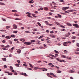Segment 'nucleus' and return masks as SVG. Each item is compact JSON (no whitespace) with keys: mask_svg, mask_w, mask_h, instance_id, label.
Here are the masks:
<instances>
[{"mask_svg":"<svg viewBox=\"0 0 79 79\" xmlns=\"http://www.w3.org/2000/svg\"><path fill=\"white\" fill-rule=\"evenodd\" d=\"M73 26L76 27V28H79V25H77V23L73 24Z\"/></svg>","mask_w":79,"mask_h":79,"instance_id":"1","label":"nucleus"},{"mask_svg":"<svg viewBox=\"0 0 79 79\" xmlns=\"http://www.w3.org/2000/svg\"><path fill=\"white\" fill-rule=\"evenodd\" d=\"M32 43H31V42H24V44H25V45H31V44H32Z\"/></svg>","mask_w":79,"mask_h":79,"instance_id":"2","label":"nucleus"},{"mask_svg":"<svg viewBox=\"0 0 79 79\" xmlns=\"http://www.w3.org/2000/svg\"><path fill=\"white\" fill-rule=\"evenodd\" d=\"M5 73H8V75H10V76H11V75L13 74V73H9L8 72H5Z\"/></svg>","mask_w":79,"mask_h":79,"instance_id":"3","label":"nucleus"},{"mask_svg":"<svg viewBox=\"0 0 79 79\" xmlns=\"http://www.w3.org/2000/svg\"><path fill=\"white\" fill-rule=\"evenodd\" d=\"M13 27H13V29H15L17 28V25H16V24H14L13 25Z\"/></svg>","mask_w":79,"mask_h":79,"instance_id":"4","label":"nucleus"},{"mask_svg":"<svg viewBox=\"0 0 79 79\" xmlns=\"http://www.w3.org/2000/svg\"><path fill=\"white\" fill-rule=\"evenodd\" d=\"M6 39H11V36H6Z\"/></svg>","mask_w":79,"mask_h":79,"instance_id":"5","label":"nucleus"},{"mask_svg":"<svg viewBox=\"0 0 79 79\" xmlns=\"http://www.w3.org/2000/svg\"><path fill=\"white\" fill-rule=\"evenodd\" d=\"M50 36L51 37H53V38H55V36L53 35H50Z\"/></svg>","mask_w":79,"mask_h":79,"instance_id":"6","label":"nucleus"},{"mask_svg":"<svg viewBox=\"0 0 79 79\" xmlns=\"http://www.w3.org/2000/svg\"><path fill=\"white\" fill-rule=\"evenodd\" d=\"M20 65V64H15V66L17 67H19Z\"/></svg>","mask_w":79,"mask_h":79,"instance_id":"7","label":"nucleus"},{"mask_svg":"<svg viewBox=\"0 0 79 79\" xmlns=\"http://www.w3.org/2000/svg\"><path fill=\"white\" fill-rule=\"evenodd\" d=\"M22 75H24L25 76H27V74L25 73H22Z\"/></svg>","mask_w":79,"mask_h":79,"instance_id":"8","label":"nucleus"},{"mask_svg":"<svg viewBox=\"0 0 79 79\" xmlns=\"http://www.w3.org/2000/svg\"><path fill=\"white\" fill-rule=\"evenodd\" d=\"M20 41H21L22 42H24V41H25V40L24 39H20Z\"/></svg>","mask_w":79,"mask_h":79,"instance_id":"9","label":"nucleus"},{"mask_svg":"<svg viewBox=\"0 0 79 79\" xmlns=\"http://www.w3.org/2000/svg\"><path fill=\"white\" fill-rule=\"evenodd\" d=\"M40 69H44V71H47V69L45 68H41Z\"/></svg>","mask_w":79,"mask_h":79,"instance_id":"10","label":"nucleus"},{"mask_svg":"<svg viewBox=\"0 0 79 79\" xmlns=\"http://www.w3.org/2000/svg\"><path fill=\"white\" fill-rule=\"evenodd\" d=\"M73 11H76V10H69V12H73Z\"/></svg>","mask_w":79,"mask_h":79,"instance_id":"11","label":"nucleus"},{"mask_svg":"<svg viewBox=\"0 0 79 79\" xmlns=\"http://www.w3.org/2000/svg\"><path fill=\"white\" fill-rule=\"evenodd\" d=\"M67 24L68 26H72V25L71 24V23H67Z\"/></svg>","mask_w":79,"mask_h":79,"instance_id":"12","label":"nucleus"},{"mask_svg":"<svg viewBox=\"0 0 79 79\" xmlns=\"http://www.w3.org/2000/svg\"><path fill=\"white\" fill-rule=\"evenodd\" d=\"M0 31H1V32H6V31L5 30H0Z\"/></svg>","mask_w":79,"mask_h":79,"instance_id":"13","label":"nucleus"},{"mask_svg":"<svg viewBox=\"0 0 79 79\" xmlns=\"http://www.w3.org/2000/svg\"><path fill=\"white\" fill-rule=\"evenodd\" d=\"M30 3H34V1L33 0H31L29 2Z\"/></svg>","mask_w":79,"mask_h":79,"instance_id":"14","label":"nucleus"},{"mask_svg":"<svg viewBox=\"0 0 79 79\" xmlns=\"http://www.w3.org/2000/svg\"><path fill=\"white\" fill-rule=\"evenodd\" d=\"M14 19H15V20H21V19H19L17 18H15Z\"/></svg>","mask_w":79,"mask_h":79,"instance_id":"15","label":"nucleus"},{"mask_svg":"<svg viewBox=\"0 0 79 79\" xmlns=\"http://www.w3.org/2000/svg\"><path fill=\"white\" fill-rule=\"evenodd\" d=\"M28 64L30 66V67L31 68H33V66H32V64H31L30 63H29Z\"/></svg>","mask_w":79,"mask_h":79,"instance_id":"16","label":"nucleus"},{"mask_svg":"<svg viewBox=\"0 0 79 79\" xmlns=\"http://www.w3.org/2000/svg\"><path fill=\"white\" fill-rule=\"evenodd\" d=\"M56 60H57V61H60V62H61V60H60V59L58 58H56Z\"/></svg>","mask_w":79,"mask_h":79,"instance_id":"17","label":"nucleus"},{"mask_svg":"<svg viewBox=\"0 0 79 79\" xmlns=\"http://www.w3.org/2000/svg\"><path fill=\"white\" fill-rule=\"evenodd\" d=\"M34 69H40L41 68H38L37 67H35L34 68Z\"/></svg>","mask_w":79,"mask_h":79,"instance_id":"18","label":"nucleus"},{"mask_svg":"<svg viewBox=\"0 0 79 79\" xmlns=\"http://www.w3.org/2000/svg\"><path fill=\"white\" fill-rule=\"evenodd\" d=\"M2 59L3 61H6V58H2Z\"/></svg>","mask_w":79,"mask_h":79,"instance_id":"19","label":"nucleus"},{"mask_svg":"<svg viewBox=\"0 0 79 79\" xmlns=\"http://www.w3.org/2000/svg\"><path fill=\"white\" fill-rule=\"evenodd\" d=\"M30 15H27V16H28V17H29V18H32V17Z\"/></svg>","mask_w":79,"mask_h":79,"instance_id":"20","label":"nucleus"},{"mask_svg":"<svg viewBox=\"0 0 79 79\" xmlns=\"http://www.w3.org/2000/svg\"><path fill=\"white\" fill-rule=\"evenodd\" d=\"M10 46L9 45H7L5 47V48H9Z\"/></svg>","mask_w":79,"mask_h":79,"instance_id":"21","label":"nucleus"},{"mask_svg":"<svg viewBox=\"0 0 79 79\" xmlns=\"http://www.w3.org/2000/svg\"><path fill=\"white\" fill-rule=\"evenodd\" d=\"M2 49L3 50H8V49H6L5 48H2Z\"/></svg>","mask_w":79,"mask_h":79,"instance_id":"22","label":"nucleus"},{"mask_svg":"<svg viewBox=\"0 0 79 79\" xmlns=\"http://www.w3.org/2000/svg\"><path fill=\"white\" fill-rule=\"evenodd\" d=\"M61 71H60V70H57V73H61Z\"/></svg>","mask_w":79,"mask_h":79,"instance_id":"23","label":"nucleus"},{"mask_svg":"<svg viewBox=\"0 0 79 79\" xmlns=\"http://www.w3.org/2000/svg\"><path fill=\"white\" fill-rule=\"evenodd\" d=\"M76 38V36H73L72 37V39H74Z\"/></svg>","mask_w":79,"mask_h":79,"instance_id":"24","label":"nucleus"},{"mask_svg":"<svg viewBox=\"0 0 79 79\" xmlns=\"http://www.w3.org/2000/svg\"><path fill=\"white\" fill-rule=\"evenodd\" d=\"M17 52L18 53H21V50H18V51H17Z\"/></svg>","mask_w":79,"mask_h":79,"instance_id":"25","label":"nucleus"},{"mask_svg":"<svg viewBox=\"0 0 79 79\" xmlns=\"http://www.w3.org/2000/svg\"><path fill=\"white\" fill-rule=\"evenodd\" d=\"M62 10L64 11H66V8L65 7H63L62 8Z\"/></svg>","mask_w":79,"mask_h":79,"instance_id":"26","label":"nucleus"},{"mask_svg":"<svg viewBox=\"0 0 79 79\" xmlns=\"http://www.w3.org/2000/svg\"><path fill=\"white\" fill-rule=\"evenodd\" d=\"M6 29H9L10 28V26H7L6 27Z\"/></svg>","mask_w":79,"mask_h":79,"instance_id":"27","label":"nucleus"},{"mask_svg":"<svg viewBox=\"0 0 79 79\" xmlns=\"http://www.w3.org/2000/svg\"><path fill=\"white\" fill-rule=\"evenodd\" d=\"M48 65H49V66H52V65H53V64L52 63H49L48 64Z\"/></svg>","mask_w":79,"mask_h":79,"instance_id":"28","label":"nucleus"},{"mask_svg":"<svg viewBox=\"0 0 79 79\" xmlns=\"http://www.w3.org/2000/svg\"><path fill=\"white\" fill-rule=\"evenodd\" d=\"M13 32L14 34H16V33H18V31H14Z\"/></svg>","mask_w":79,"mask_h":79,"instance_id":"29","label":"nucleus"},{"mask_svg":"<svg viewBox=\"0 0 79 79\" xmlns=\"http://www.w3.org/2000/svg\"><path fill=\"white\" fill-rule=\"evenodd\" d=\"M37 24H38V25H39V26H41V24L39 23V22H38L37 23Z\"/></svg>","mask_w":79,"mask_h":79,"instance_id":"30","label":"nucleus"},{"mask_svg":"<svg viewBox=\"0 0 79 79\" xmlns=\"http://www.w3.org/2000/svg\"><path fill=\"white\" fill-rule=\"evenodd\" d=\"M59 18H61V15L60 14H58Z\"/></svg>","mask_w":79,"mask_h":79,"instance_id":"31","label":"nucleus"},{"mask_svg":"<svg viewBox=\"0 0 79 79\" xmlns=\"http://www.w3.org/2000/svg\"><path fill=\"white\" fill-rule=\"evenodd\" d=\"M54 52L55 53H59V52L58 51H57L56 50H55Z\"/></svg>","mask_w":79,"mask_h":79,"instance_id":"32","label":"nucleus"},{"mask_svg":"<svg viewBox=\"0 0 79 79\" xmlns=\"http://www.w3.org/2000/svg\"><path fill=\"white\" fill-rule=\"evenodd\" d=\"M44 10H48V8L47 7H45L44 8Z\"/></svg>","mask_w":79,"mask_h":79,"instance_id":"33","label":"nucleus"},{"mask_svg":"<svg viewBox=\"0 0 79 79\" xmlns=\"http://www.w3.org/2000/svg\"><path fill=\"white\" fill-rule=\"evenodd\" d=\"M61 61L62 62H64V63H66V61L63 60H61Z\"/></svg>","mask_w":79,"mask_h":79,"instance_id":"34","label":"nucleus"},{"mask_svg":"<svg viewBox=\"0 0 79 79\" xmlns=\"http://www.w3.org/2000/svg\"><path fill=\"white\" fill-rule=\"evenodd\" d=\"M51 56L52 57H54V58H56V56L53 55H51Z\"/></svg>","mask_w":79,"mask_h":79,"instance_id":"35","label":"nucleus"},{"mask_svg":"<svg viewBox=\"0 0 79 79\" xmlns=\"http://www.w3.org/2000/svg\"><path fill=\"white\" fill-rule=\"evenodd\" d=\"M12 12H17V10H12Z\"/></svg>","mask_w":79,"mask_h":79,"instance_id":"36","label":"nucleus"},{"mask_svg":"<svg viewBox=\"0 0 79 79\" xmlns=\"http://www.w3.org/2000/svg\"><path fill=\"white\" fill-rule=\"evenodd\" d=\"M60 27H63V28H65V27L63 25H60Z\"/></svg>","mask_w":79,"mask_h":79,"instance_id":"37","label":"nucleus"},{"mask_svg":"<svg viewBox=\"0 0 79 79\" xmlns=\"http://www.w3.org/2000/svg\"><path fill=\"white\" fill-rule=\"evenodd\" d=\"M17 62H18V63H21V62H20V60H17Z\"/></svg>","mask_w":79,"mask_h":79,"instance_id":"38","label":"nucleus"},{"mask_svg":"<svg viewBox=\"0 0 79 79\" xmlns=\"http://www.w3.org/2000/svg\"><path fill=\"white\" fill-rule=\"evenodd\" d=\"M31 42H35V40H32L31 41Z\"/></svg>","mask_w":79,"mask_h":79,"instance_id":"39","label":"nucleus"},{"mask_svg":"<svg viewBox=\"0 0 79 79\" xmlns=\"http://www.w3.org/2000/svg\"><path fill=\"white\" fill-rule=\"evenodd\" d=\"M14 15L16 16H19V15H17V14H14Z\"/></svg>","mask_w":79,"mask_h":79,"instance_id":"40","label":"nucleus"},{"mask_svg":"<svg viewBox=\"0 0 79 79\" xmlns=\"http://www.w3.org/2000/svg\"><path fill=\"white\" fill-rule=\"evenodd\" d=\"M77 46V47H79V43H77L76 44Z\"/></svg>","mask_w":79,"mask_h":79,"instance_id":"41","label":"nucleus"},{"mask_svg":"<svg viewBox=\"0 0 79 79\" xmlns=\"http://www.w3.org/2000/svg\"><path fill=\"white\" fill-rule=\"evenodd\" d=\"M25 32L26 33H28V34H29V33H30V32H29V31H26Z\"/></svg>","mask_w":79,"mask_h":79,"instance_id":"42","label":"nucleus"},{"mask_svg":"<svg viewBox=\"0 0 79 79\" xmlns=\"http://www.w3.org/2000/svg\"><path fill=\"white\" fill-rule=\"evenodd\" d=\"M26 14H27V15H31V13L29 12H27L26 13Z\"/></svg>","mask_w":79,"mask_h":79,"instance_id":"43","label":"nucleus"},{"mask_svg":"<svg viewBox=\"0 0 79 79\" xmlns=\"http://www.w3.org/2000/svg\"><path fill=\"white\" fill-rule=\"evenodd\" d=\"M11 37H15V36L14 35H11Z\"/></svg>","mask_w":79,"mask_h":79,"instance_id":"44","label":"nucleus"},{"mask_svg":"<svg viewBox=\"0 0 79 79\" xmlns=\"http://www.w3.org/2000/svg\"><path fill=\"white\" fill-rule=\"evenodd\" d=\"M23 65L24 66H25L26 67H27V65L25 64H23Z\"/></svg>","mask_w":79,"mask_h":79,"instance_id":"45","label":"nucleus"},{"mask_svg":"<svg viewBox=\"0 0 79 79\" xmlns=\"http://www.w3.org/2000/svg\"><path fill=\"white\" fill-rule=\"evenodd\" d=\"M62 58H66V56L64 55H62Z\"/></svg>","mask_w":79,"mask_h":79,"instance_id":"46","label":"nucleus"},{"mask_svg":"<svg viewBox=\"0 0 79 79\" xmlns=\"http://www.w3.org/2000/svg\"><path fill=\"white\" fill-rule=\"evenodd\" d=\"M64 43L65 44H68V42H64Z\"/></svg>","mask_w":79,"mask_h":79,"instance_id":"47","label":"nucleus"},{"mask_svg":"<svg viewBox=\"0 0 79 79\" xmlns=\"http://www.w3.org/2000/svg\"><path fill=\"white\" fill-rule=\"evenodd\" d=\"M63 45L64 46H66V47L67 46V45L66 44H64V43L63 44Z\"/></svg>","mask_w":79,"mask_h":79,"instance_id":"48","label":"nucleus"},{"mask_svg":"<svg viewBox=\"0 0 79 79\" xmlns=\"http://www.w3.org/2000/svg\"><path fill=\"white\" fill-rule=\"evenodd\" d=\"M14 41H18V39H15L14 40Z\"/></svg>","mask_w":79,"mask_h":79,"instance_id":"49","label":"nucleus"},{"mask_svg":"<svg viewBox=\"0 0 79 79\" xmlns=\"http://www.w3.org/2000/svg\"><path fill=\"white\" fill-rule=\"evenodd\" d=\"M4 67L5 68H7V66H6V65H5L4 66Z\"/></svg>","mask_w":79,"mask_h":79,"instance_id":"50","label":"nucleus"},{"mask_svg":"<svg viewBox=\"0 0 79 79\" xmlns=\"http://www.w3.org/2000/svg\"><path fill=\"white\" fill-rule=\"evenodd\" d=\"M50 75H52V76H53V73H50Z\"/></svg>","mask_w":79,"mask_h":79,"instance_id":"51","label":"nucleus"},{"mask_svg":"<svg viewBox=\"0 0 79 79\" xmlns=\"http://www.w3.org/2000/svg\"><path fill=\"white\" fill-rule=\"evenodd\" d=\"M55 23V24H57V25H59V23L57 22H56Z\"/></svg>","mask_w":79,"mask_h":79,"instance_id":"52","label":"nucleus"},{"mask_svg":"<svg viewBox=\"0 0 79 79\" xmlns=\"http://www.w3.org/2000/svg\"><path fill=\"white\" fill-rule=\"evenodd\" d=\"M70 73H74V71L73 70L70 71Z\"/></svg>","mask_w":79,"mask_h":79,"instance_id":"53","label":"nucleus"},{"mask_svg":"<svg viewBox=\"0 0 79 79\" xmlns=\"http://www.w3.org/2000/svg\"><path fill=\"white\" fill-rule=\"evenodd\" d=\"M47 76H48V77H49V76H50V74H49V73H47Z\"/></svg>","mask_w":79,"mask_h":79,"instance_id":"54","label":"nucleus"},{"mask_svg":"<svg viewBox=\"0 0 79 79\" xmlns=\"http://www.w3.org/2000/svg\"><path fill=\"white\" fill-rule=\"evenodd\" d=\"M10 69L11 70H13V67L12 66H10Z\"/></svg>","mask_w":79,"mask_h":79,"instance_id":"55","label":"nucleus"},{"mask_svg":"<svg viewBox=\"0 0 79 79\" xmlns=\"http://www.w3.org/2000/svg\"><path fill=\"white\" fill-rule=\"evenodd\" d=\"M52 3L53 4V5H56V3L54 2H52Z\"/></svg>","mask_w":79,"mask_h":79,"instance_id":"56","label":"nucleus"},{"mask_svg":"<svg viewBox=\"0 0 79 79\" xmlns=\"http://www.w3.org/2000/svg\"><path fill=\"white\" fill-rule=\"evenodd\" d=\"M1 46L2 47H3V48H4L5 47V46L3 45H1Z\"/></svg>","mask_w":79,"mask_h":79,"instance_id":"57","label":"nucleus"},{"mask_svg":"<svg viewBox=\"0 0 79 79\" xmlns=\"http://www.w3.org/2000/svg\"><path fill=\"white\" fill-rule=\"evenodd\" d=\"M49 14V15H52V12H50Z\"/></svg>","mask_w":79,"mask_h":79,"instance_id":"58","label":"nucleus"},{"mask_svg":"<svg viewBox=\"0 0 79 79\" xmlns=\"http://www.w3.org/2000/svg\"><path fill=\"white\" fill-rule=\"evenodd\" d=\"M9 42L10 44H13V43L12 42V41H10Z\"/></svg>","mask_w":79,"mask_h":79,"instance_id":"59","label":"nucleus"},{"mask_svg":"<svg viewBox=\"0 0 79 79\" xmlns=\"http://www.w3.org/2000/svg\"><path fill=\"white\" fill-rule=\"evenodd\" d=\"M36 44H37L38 45H40V43L39 42L37 43Z\"/></svg>","mask_w":79,"mask_h":79,"instance_id":"60","label":"nucleus"},{"mask_svg":"<svg viewBox=\"0 0 79 79\" xmlns=\"http://www.w3.org/2000/svg\"><path fill=\"white\" fill-rule=\"evenodd\" d=\"M77 51H79V48H77Z\"/></svg>","mask_w":79,"mask_h":79,"instance_id":"61","label":"nucleus"},{"mask_svg":"<svg viewBox=\"0 0 79 79\" xmlns=\"http://www.w3.org/2000/svg\"><path fill=\"white\" fill-rule=\"evenodd\" d=\"M14 74L15 75H17L18 74L16 73L15 72L14 73Z\"/></svg>","mask_w":79,"mask_h":79,"instance_id":"62","label":"nucleus"},{"mask_svg":"<svg viewBox=\"0 0 79 79\" xmlns=\"http://www.w3.org/2000/svg\"><path fill=\"white\" fill-rule=\"evenodd\" d=\"M69 36V35H65V37H68Z\"/></svg>","mask_w":79,"mask_h":79,"instance_id":"63","label":"nucleus"},{"mask_svg":"<svg viewBox=\"0 0 79 79\" xmlns=\"http://www.w3.org/2000/svg\"><path fill=\"white\" fill-rule=\"evenodd\" d=\"M2 42L3 43H5V40H3Z\"/></svg>","mask_w":79,"mask_h":79,"instance_id":"64","label":"nucleus"}]
</instances>
